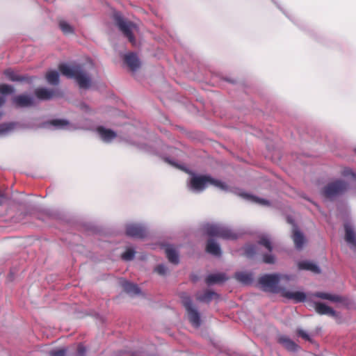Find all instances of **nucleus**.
I'll return each mask as SVG.
<instances>
[{
	"label": "nucleus",
	"instance_id": "nucleus-1",
	"mask_svg": "<svg viewBox=\"0 0 356 356\" xmlns=\"http://www.w3.org/2000/svg\"><path fill=\"white\" fill-rule=\"evenodd\" d=\"M58 70L63 75L74 79L80 88H90L91 77L83 64H74L69 66L63 63L59 65Z\"/></svg>",
	"mask_w": 356,
	"mask_h": 356
},
{
	"label": "nucleus",
	"instance_id": "nucleus-2",
	"mask_svg": "<svg viewBox=\"0 0 356 356\" xmlns=\"http://www.w3.org/2000/svg\"><path fill=\"white\" fill-rule=\"evenodd\" d=\"M284 278L289 279L286 275L265 274L258 279V284L264 291L281 294L284 288L280 287L279 283Z\"/></svg>",
	"mask_w": 356,
	"mask_h": 356
},
{
	"label": "nucleus",
	"instance_id": "nucleus-3",
	"mask_svg": "<svg viewBox=\"0 0 356 356\" xmlns=\"http://www.w3.org/2000/svg\"><path fill=\"white\" fill-rule=\"evenodd\" d=\"M209 185L221 190H226L227 188L225 183L209 175H193L190 181L191 188L199 192L204 191Z\"/></svg>",
	"mask_w": 356,
	"mask_h": 356
},
{
	"label": "nucleus",
	"instance_id": "nucleus-4",
	"mask_svg": "<svg viewBox=\"0 0 356 356\" xmlns=\"http://www.w3.org/2000/svg\"><path fill=\"white\" fill-rule=\"evenodd\" d=\"M204 229L209 236H217L226 240H235L238 237L236 232L221 225L207 224Z\"/></svg>",
	"mask_w": 356,
	"mask_h": 356
},
{
	"label": "nucleus",
	"instance_id": "nucleus-5",
	"mask_svg": "<svg viewBox=\"0 0 356 356\" xmlns=\"http://www.w3.org/2000/svg\"><path fill=\"white\" fill-rule=\"evenodd\" d=\"M179 297L186 309L190 323L195 327H200L201 324L200 313L193 305L190 296H188L186 293L182 292L179 294Z\"/></svg>",
	"mask_w": 356,
	"mask_h": 356
},
{
	"label": "nucleus",
	"instance_id": "nucleus-6",
	"mask_svg": "<svg viewBox=\"0 0 356 356\" xmlns=\"http://www.w3.org/2000/svg\"><path fill=\"white\" fill-rule=\"evenodd\" d=\"M348 184L342 180H336L327 184L321 191L322 195L327 198L332 199L343 194L347 191Z\"/></svg>",
	"mask_w": 356,
	"mask_h": 356
},
{
	"label": "nucleus",
	"instance_id": "nucleus-7",
	"mask_svg": "<svg viewBox=\"0 0 356 356\" xmlns=\"http://www.w3.org/2000/svg\"><path fill=\"white\" fill-rule=\"evenodd\" d=\"M114 19L116 25L122 31L123 35L127 37L132 45H136V38L133 34V30L135 29V24L130 21L125 19L120 13L114 15Z\"/></svg>",
	"mask_w": 356,
	"mask_h": 356
},
{
	"label": "nucleus",
	"instance_id": "nucleus-8",
	"mask_svg": "<svg viewBox=\"0 0 356 356\" xmlns=\"http://www.w3.org/2000/svg\"><path fill=\"white\" fill-rule=\"evenodd\" d=\"M126 234L134 238H143L147 236V232L140 225L129 224L126 227Z\"/></svg>",
	"mask_w": 356,
	"mask_h": 356
},
{
	"label": "nucleus",
	"instance_id": "nucleus-9",
	"mask_svg": "<svg viewBox=\"0 0 356 356\" xmlns=\"http://www.w3.org/2000/svg\"><path fill=\"white\" fill-rule=\"evenodd\" d=\"M35 95L40 100H49L56 97L61 96L59 91L56 90H48L44 88L35 89Z\"/></svg>",
	"mask_w": 356,
	"mask_h": 356
},
{
	"label": "nucleus",
	"instance_id": "nucleus-10",
	"mask_svg": "<svg viewBox=\"0 0 356 356\" xmlns=\"http://www.w3.org/2000/svg\"><path fill=\"white\" fill-rule=\"evenodd\" d=\"M281 296L286 299L292 300L295 303L303 302L307 299V296L301 291H289L283 289Z\"/></svg>",
	"mask_w": 356,
	"mask_h": 356
},
{
	"label": "nucleus",
	"instance_id": "nucleus-11",
	"mask_svg": "<svg viewBox=\"0 0 356 356\" xmlns=\"http://www.w3.org/2000/svg\"><path fill=\"white\" fill-rule=\"evenodd\" d=\"M13 102L18 108L29 107L34 105L33 97L26 95H19L15 97L13 99Z\"/></svg>",
	"mask_w": 356,
	"mask_h": 356
},
{
	"label": "nucleus",
	"instance_id": "nucleus-12",
	"mask_svg": "<svg viewBox=\"0 0 356 356\" xmlns=\"http://www.w3.org/2000/svg\"><path fill=\"white\" fill-rule=\"evenodd\" d=\"M345 229V241L350 246V248L356 251V234L351 225L346 224Z\"/></svg>",
	"mask_w": 356,
	"mask_h": 356
},
{
	"label": "nucleus",
	"instance_id": "nucleus-13",
	"mask_svg": "<svg viewBox=\"0 0 356 356\" xmlns=\"http://www.w3.org/2000/svg\"><path fill=\"white\" fill-rule=\"evenodd\" d=\"M124 61L131 71H136L140 65V60L134 53L126 54L124 57Z\"/></svg>",
	"mask_w": 356,
	"mask_h": 356
},
{
	"label": "nucleus",
	"instance_id": "nucleus-14",
	"mask_svg": "<svg viewBox=\"0 0 356 356\" xmlns=\"http://www.w3.org/2000/svg\"><path fill=\"white\" fill-rule=\"evenodd\" d=\"M315 310L320 315H327L330 316H337V312L330 307L322 302H315Z\"/></svg>",
	"mask_w": 356,
	"mask_h": 356
},
{
	"label": "nucleus",
	"instance_id": "nucleus-15",
	"mask_svg": "<svg viewBox=\"0 0 356 356\" xmlns=\"http://www.w3.org/2000/svg\"><path fill=\"white\" fill-rule=\"evenodd\" d=\"M218 294L211 290H206L203 293H197L195 295L197 300L202 302H210L213 299L218 298Z\"/></svg>",
	"mask_w": 356,
	"mask_h": 356
},
{
	"label": "nucleus",
	"instance_id": "nucleus-16",
	"mask_svg": "<svg viewBox=\"0 0 356 356\" xmlns=\"http://www.w3.org/2000/svg\"><path fill=\"white\" fill-rule=\"evenodd\" d=\"M293 241L297 249H301L305 242V236L296 226L293 228Z\"/></svg>",
	"mask_w": 356,
	"mask_h": 356
},
{
	"label": "nucleus",
	"instance_id": "nucleus-17",
	"mask_svg": "<svg viewBox=\"0 0 356 356\" xmlns=\"http://www.w3.org/2000/svg\"><path fill=\"white\" fill-rule=\"evenodd\" d=\"M3 74L6 76V78L11 81H27L29 82L31 80L28 76H21L16 74L12 69H6L3 72Z\"/></svg>",
	"mask_w": 356,
	"mask_h": 356
},
{
	"label": "nucleus",
	"instance_id": "nucleus-18",
	"mask_svg": "<svg viewBox=\"0 0 356 356\" xmlns=\"http://www.w3.org/2000/svg\"><path fill=\"white\" fill-rule=\"evenodd\" d=\"M298 267L299 270H309L316 274L321 273L319 267L314 263L309 261H302L298 262Z\"/></svg>",
	"mask_w": 356,
	"mask_h": 356
},
{
	"label": "nucleus",
	"instance_id": "nucleus-19",
	"mask_svg": "<svg viewBox=\"0 0 356 356\" xmlns=\"http://www.w3.org/2000/svg\"><path fill=\"white\" fill-rule=\"evenodd\" d=\"M278 341L281 343L286 349L291 352H296L299 348V346L289 337L286 336H282L279 338Z\"/></svg>",
	"mask_w": 356,
	"mask_h": 356
},
{
	"label": "nucleus",
	"instance_id": "nucleus-20",
	"mask_svg": "<svg viewBox=\"0 0 356 356\" xmlns=\"http://www.w3.org/2000/svg\"><path fill=\"white\" fill-rule=\"evenodd\" d=\"M206 251L214 256H220L221 254L220 245L212 238H210L207 241Z\"/></svg>",
	"mask_w": 356,
	"mask_h": 356
},
{
	"label": "nucleus",
	"instance_id": "nucleus-21",
	"mask_svg": "<svg viewBox=\"0 0 356 356\" xmlns=\"http://www.w3.org/2000/svg\"><path fill=\"white\" fill-rule=\"evenodd\" d=\"M165 252L170 262L174 264H177L179 263L178 253L172 245H167L165 247Z\"/></svg>",
	"mask_w": 356,
	"mask_h": 356
},
{
	"label": "nucleus",
	"instance_id": "nucleus-22",
	"mask_svg": "<svg viewBox=\"0 0 356 356\" xmlns=\"http://www.w3.org/2000/svg\"><path fill=\"white\" fill-rule=\"evenodd\" d=\"M312 296L319 298L323 300H328L334 302H341L343 300L342 297L337 295H332L325 292H316L312 294Z\"/></svg>",
	"mask_w": 356,
	"mask_h": 356
},
{
	"label": "nucleus",
	"instance_id": "nucleus-23",
	"mask_svg": "<svg viewBox=\"0 0 356 356\" xmlns=\"http://www.w3.org/2000/svg\"><path fill=\"white\" fill-rule=\"evenodd\" d=\"M227 280L225 274L224 273H217V274H211L208 275L205 280L206 283L208 285H211L217 283H222Z\"/></svg>",
	"mask_w": 356,
	"mask_h": 356
},
{
	"label": "nucleus",
	"instance_id": "nucleus-24",
	"mask_svg": "<svg viewBox=\"0 0 356 356\" xmlns=\"http://www.w3.org/2000/svg\"><path fill=\"white\" fill-rule=\"evenodd\" d=\"M97 131L102 139L105 142H110L116 137V134L113 131L105 129L102 127H98Z\"/></svg>",
	"mask_w": 356,
	"mask_h": 356
},
{
	"label": "nucleus",
	"instance_id": "nucleus-25",
	"mask_svg": "<svg viewBox=\"0 0 356 356\" xmlns=\"http://www.w3.org/2000/svg\"><path fill=\"white\" fill-rule=\"evenodd\" d=\"M122 287L124 291L129 294L138 295L140 293V290L136 284L127 281L122 283Z\"/></svg>",
	"mask_w": 356,
	"mask_h": 356
},
{
	"label": "nucleus",
	"instance_id": "nucleus-26",
	"mask_svg": "<svg viewBox=\"0 0 356 356\" xmlns=\"http://www.w3.org/2000/svg\"><path fill=\"white\" fill-rule=\"evenodd\" d=\"M235 278L244 284H250L252 282V275L249 273L239 272L235 274Z\"/></svg>",
	"mask_w": 356,
	"mask_h": 356
},
{
	"label": "nucleus",
	"instance_id": "nucleus-27",
	"mask_svg": "<svg viewBox=\"0 0 356 356\" xmlns=\"http://www.w3.org/2000/svg\"><path fill=\"white\" fill-rule=\"evenodd\" d=\"M58 26L60 29L65 35L74 34V28L65 20L63 19H58Z\"/></svg>",
	"mask_w": 356,
	"mask_h": 356
},
{
	"label": "nucleus",
	"instance_id": "nucleus-28",
	"mask_svg": "<svg viewBox=\"0 0 356 356\" xmlns=\"http://www.w3.org/2000/svg\"><path fill=\"white\" fill-rule=\"evenodd\" d=\"M46 79L51 85H58L59 83V74L56 71H50L46 75Z\"/></svg>",
	"mask_w": 356,
	"mask_h": 356
},
{
	"label": "nucleus",
	"instance_id": "nucleus-29",
	"mask_svg": "<svg viewBox=\"0 0 356 356\" xmlns=\"http://www.w3.org/2000/svg\"><path fill=\"white\" fill-rule=\"evenodd\" d=\"M258 243L265 247L269 252H271L273 250L271 242L270 239L266 236H261L259 238Z\"/></svg>",
	"mask_w": 356,
	"mask_h": 356
},
{
	"label": "nucleus",
	"instance_id": "nucleus-30",
	"mask_svg": "<svg viewBox=\"0 0 356 356\" xmlns=\"http://www.w3.org/2000/svg\"><path fill=\"white\" fill-rule=\"evenodd\" d=\"M15 127V123H3L0 124V135L8 133Z\"/></svg>",
	"mask_w": 356,
	"mask_h": 356
},
{
	"label": "nucleus",
	"instance_id": "nucleus-31",
	"mask_svg": "<svg viewBox=\"0 0 356 356\" xmlns=\"http://www.w3.org/2000/svg\"><path fill=\"white\" fill-rule=\"evenodd\" d=\"M242 196L245 197V198H247V199L251 200H252L254 202H257V203H259V204H263V205H269V202L266 200H264V199H260L259 197H254V196H252V195H249L248 194H243Z\"/></svg>",
	"mask_w": 356,
	"mask_h": 356
},
{
	"label": "nucleus",
	"instance_id": "nucleus-32",
	"mask_svg": "<svg viewBox=\"0 0 356 356\" xmlns=\"http://www.w3.org/2000/svg\"><path fill=\"white\" fill-rule=\"evenodd\" d=\"M14 92V88L13 86L2 83L0 84V93L2 95H8L11 94Z\"/></svg>",
	"mask_w": 356,
	"mask_h": 356
},
{
	"label": "nucleus",
	"instance_id": "nucleus-33",
	"mask_svg": "<svg viewBox=\"0 0 356 356\" xmlns=\"http://www.w3.org/2000/svg\"><path fill=\"white\" fill-rule=\"evenodd\" d=\"M257 253V247L254 245H248L245 248V255L252 257Z\"/></svg>",
	"mask_w": 356,
	"mask_h": 356
},
{
	"label": "nucleus",
	"instance_id": "nucleus-34",
	"mask_svg": "<svg viewBox=\"0 0 356 356\" xmlns=\"http://www.w3.org/2000/svg\"><path fill=\"white\" fill-rule=\"evenodd\" d=\"M135 256V251L129 248L122 254V259L124 261H131Z\"/></svg>",
	"mask_w": 356,
	"mask_h": 356
},
{
	"label": "nucleus",
	"instance_id": "nucleus-35",
	"mask_svg": "<svg viewBox=\"0 0 356 356\" xmlns=\"http://www.w3.org/2000/svg\"><path fill=\"white\" fill-rule=\"evenodd\" d=\"M49 123L50 124L58 127H63L68 124V122L65 120H53L50 121Z\"/></svg>",
	"mask_w": 356,
	"mask_h": 356
},
{
	"label": "nucleus",
	"instance_id": "nucleus-36",
	"mask_svg": "<svg viewBox=\"0 0 356 356\" xmlns=\"http://www.w3.org/2000/svg\"><path fill=\"white\" fill-rule=\"evenodd\" d=\"M275 261V257L272 254H264L263 256V261L266 264H274Z\"/></svg>",
	"mask_w": 356,
	"mask_h": 356
},
{
	"label": "nucleus",
	"instance_id": "nucleus-37",
	"mask_svg": "<svg viewBox=\"0 0 356 356\" xmlns=\"http://www.w3.org/2000/svg\"><path fill=\"white\" fill-rule=\"evenodd\" d=\"M154 270L158 274L163 275L166 273L167 268L163 264H159L155 268Z\"/></svg>",
	"mask_w": 356,
	"mask_h": 356
},
{
	"label": "nucleus",
	"instance_id": "nucleus-38",
	"mask_svg": "<svg viewBox=\"0 0 356 356\" xmlns=\"http://www.w3.org/2000/svg\"><path fill=\"white\" fill-rule=\"evenodd\" d=\"M50 356H66V350L64 348L51 352Z\"/></svg>",
	"mask_w": 356,
	"mask_h": 356
},
{
	"label": "nucleus",
	"instance_id": "nucleus-39",
	"mask_svg": "<svg viewBox=\"0 0 356 356\" xmlns=\"http://www.w3.org/2000/svg\"><path fill=\"white\" fill-rule=\"evenodd\" d=\"M77 353L79 356H84L86 353V348L82 343H79L77 346Z\"/></svg>",
	"mask_w": 356,
	"mask_h": 356
},
{
	"label": "nucleus",
	"instance_id": "nucleus-40",
	"mask_svg": "<svg viewBox=\"0 0 356 356\" xmlns=\"http://www.w3.org/2000/svg\"><path fill=\"white\" fill-rule=\"evenodd\" d=\"M342 175L344 177L352 176L354 179L356 178L355 174L349 168H346L342 172Z\"/></svg>",
	"mask_w": 356,
	"mask_h": 356
},
{
	"label": "nucleus",
	"instance_id": "nucleus-41",
	"mask_svg": "<svg viewBox=\"0 0 356 356\" xmlns=\"http://www.w3.org/2000/svg\"><path fill=\"white\" fill-rule=\"evenodd\" d=\"M297 333L300 337H301L304 339H305L307 341L311 340L309 336L304 330L299 329L297 330Z\"/></svg>",
	"mask_w": 356,
	"mask_h": 356
},
{
	"label": "nucleus",
	"instance_id": "nucleus-42",
	"mask_svg": "<svg viewBox=\"0 0 356 356\" xmlns=\"http://www.w3.org/2000/svg\"><path fill=\"white\" fill-rule=\"evenodd\" d=\"M6 99L3 97H0V108L5 104ZM3 113L0 111V118L2 116Z\"/></svg>",
	"mask_w": 356,
	"mask_h": 356
},
{
	"label": "nucleus",
	"instance_id": "nucleus-43",
	"mask_svg": "<svg viewBox=\"0 0 356 356\" xmlns=\"http://www.w3.org/2000/svg\"><path fill=\"white\" fill-rule=\"evenodd\" d=\"M6 200V197L0 193V205L2 204Z\"/></svg>",
	"mask_w": 356,
	"mask_h": 356
},
{
	"label": "nucleus",
	"instance_id": "nucleus-44",
	"mask_svg": "<svg viewBox=\"0 0 356 356\" xmlns=\"http://www.w3.org/2000/svg\"><path fill=\"white\" fill-rule=\"evenodd\" d=\"M191 280L193 282H195L197 281V277L196 276H192L191 277Z\"/></svg>",
	"mask_w": 356,
	"mask_h": 356
}]
</instances>
